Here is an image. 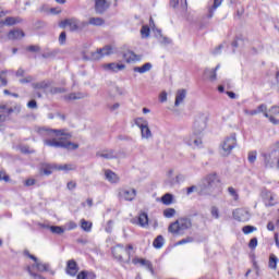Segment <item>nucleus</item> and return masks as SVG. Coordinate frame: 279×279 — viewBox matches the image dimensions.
I'll return each instance as SVG.
<instances>
[{
    "mask_svg": "<svg viewBox=\"0 0 279 279\" xmlns=\"http://www.w3.org/2000/svg\"><path fill=\"white\" fill-rule=\"evenodd\" d=\"M81 228H82V230H84V232H90V230L93 229V222L82 219Z\"/></svg>",
    "mask_w": 279,
    "mask_h": 279,
    "instance_id": "36",
    "label": "nucleus"
},
{
    "mask_svg": "<svg viewBox=\"0 0 279 279\" xmlns=\"http://www.w3.org/2000/svg\"><path fill=\"white\" fill-rule=\"evenodd\" d=\"M105 177L108 182H111V184H117V182H119V175L111 170H106Z\"/></svg>",
    "mask_w": 279,
    "mask_h": 279,
    "instance_id": "30",
    "label": "nucleus"
},
{
    "mask_svg": "<svg viewBox=\"0 0 279 279\" xmlns=\"http://www.w3.org/2000/svg\"><path fill=\"white\" fill-rule=\"evenodd\" d=\"M34 184H36L35 179H28L25 181V186H34Z\"/></svg>",
    "mask_w": 279,
    "mask_h": 279,
    "instance_id": "64",
    "label": "nucleus"
},
{
    "mask_svg": "<svg viewBox=\"0 0 279 279\" xmlns=\"http://www.w3.org/2000/svg\"><path fill=\"white\" fill-rule=\"evenodd\" d=\"M255 110H256V112H258V114H260V112H263L264 117L269 118V112H267V105H260Z\"/></svg>",
    "mask_w": 279,
    "mask_h": 279,
    "instance_id": "42",
    "label": "nucleus"
},
{
    "mask_svg": "<svg viewBox=\"0 0 279 279\" xmlns=\"http://www.w3.org/2000/svg\"><path fill=\"white\" fill-rule=\"evenodd\" d=\"M228 193L230 197H232L233 202H239V192L234 187H228Z\"/></svg>",
    "mask_w": 279,
    "mask_h": 279,
    "instance_id": "39",
    "label": "nucleus"
},
{
    "mask_svg": "<svg viewBox=\"0 0 279 279\" xmlns=\"http://www.w3.org/2000/svg\"><path fill=\"white\" fill-rule=\"evenodd\" d=\"M97 276L95 275V272H89V271H86V270H83L81 271L76 279H96Z\"/></svg>",
    "mask_w": 279,
    "mask_h": 279,
    "instance_id": "32",
    "label": "nucleus"
},
{
    "mask_svg": "<svg viewBox=\"0 0 279 279\" xmlns=\"http://www.w3.org/2000/svg\"><path fill=\"white\" fill-rule=\"evenodd\" d=\"M210 213L214 219H219V208L217 206L211 207Z\"/></svg>",
    "mask_w": 279,
    "mask_h": 279,
    "instance_id": "50",
    "label": "nucleus"
},
{
    "mask_svg": "<svg viewBox=\"0 0 279 279\" xmlns=\"http://www.w3.org/2000/svg\"><path fill=\"white\" fill-rule=\"evenodd\" d=\"M165 183L167 186H175V184H178V180L173 177V169L167 171Z\"/></svg>",
    "mask_w": 279,
    "mask_h": 279,
    "instance_id": "23",
    "label": "nucleus"
},
{
    "mask_svg": "<svg viewBox=\"0 0 279 279\" xmlns=\"http://www.w3.org/2000/svg\"><path fill=\"white\" fill-rule=\"evenodd\" d=\"M133 265H141V267H145L150 271L151 276H154V266L151 265V262L144 259V258H138L135 257L132 259Z\"/></svg>",
    "mask_w": 279,
    "mask_h": 279,
    "instance_id": "15",
    "label": "nucleus"
},
{
    "mask_svg": "<svg viewBox=\"0 0 279 279\" xmlns=\"http://www.w3.org/2000/svg\"><path fill=\"white\" fill-rule=\"evenodd\" d=\"M7 75H8V71H2L0 73V86H8Z\"/></svg>",
    "mask_w": 279,
    "mask_h": 279,
    "instance_id": "41",
    "label": "nucleus"
},
{
    "mask_svg": "<svg viewBox=\"0 0 279 279\" xmlns=\"http://www.w3.org/2000/svg\"><path fill=\"white\" fill-rule=\"evenodd\" d=\"M159 41L161 45H170L171 40L168 37L160 36Z\"/></svg>",
    "mask_w": 279,
    "mask_h": 279,
    "instance_id": "58",
    "label": "nucleus"
},
{
    "mask_svg": "<svg viewBox=\"0 0 279 279\" xmlns=\"http://www.w3.org/2000/svg\"><path fill=\"white\" fill-rule=\"evenodd\" d=\"M56 171H64L65 173H69V171H75L77 169V166L75 163H63L54 166Z\"/></svg>",
    "mask_w": 279,
    "mask_h": 279,
    "instance_id": "22",
    "label": "nucleus"
},
{
    "mask_svg": "<svg viewBox=\"0 0 279 279\" xmlns=\"http://www.w3.org/2000/svg\"><path fill=\"white\" fill-rule=\"evenodd\" d=\"M27 271H28V274H29V276H31L32 278H35V279H45V277H43L41 275H38V274L32 271V267H28V268H27Z\"/></svg>",
    "mask_w": 279,
    "mask_h": 279,
    "instance_id": "49",
    "label": "nucleus"
},
{
    "mask_svg": "<svg viewBox=\"0 0 279 279\" xmlns=\"http://www.w3.org/2000/svg\"><path fill=\"white\" fill-rule=\"evenodd\" d=\"M278 258L276 255L271 254L269 257V268L270 269H276L278 267Z\"/></svg>",
    "mask_w": 279,
    "mask_h": 279,
    "instance_id": "40",
    "label": "nucleus"
},
{
    "mask_svg": "<svg viewBox=\"0 0 279 279\" xmlns=\"http://www.w3.org/2000/svg\"><path fill=\"white\" fill-rule=\"evenodd\" d=\"M66 230H75V228H77V223H75L74 221H70L65 225Z\"/></svg>",
    "mask_w": 279,
    "mask_h": 279,
    "instance_id": "56",
    "label": "nucleus"
},
{
    "mask_svg": "<svg viewBox=\"0 0 279 279\" xmlns=\"http://www.w3.org/2000/svg\"><path fill=\"white\" fill-rule=\"evenodd\" d=\"M221 3H223V0H214V4L209 8V19H213L215 10H217V8H220Z\"/></svg>",
    "mask_w": 279,
    "mask_h": 279,
    "instance_id": "33",
    "label": "nucleus"
},
{
    "mask_svg": "<svg viewBox=\"0 0 279 279\" xmlns=\"http://www.w3.org/2000/svg\"><path fill=\"white\" fill-rule=\"evenodd\" d=\"M195 191H197V186L192 185L186 189V195H191V193H195Z\"/></svg>",
    "mask_w": 279,
    "mask_h": 279,
    "instance_id": "59",
    "label": "nucleus"
},
{
    "mask_svg": "<svg viewBox=\"0 0 279 279\" xmlns=\"http://www.w3.org/2000/svg\"><path fill=\"white\" fill-rule=\"evenodd\" d=\"M206 117L202 116L195 119L192 132H194L195 136H199L201 138H204V132H206Z\"/></svg>",
    "mask_w": 279,
    "mask_h": 279,
    "instance_id": "9",
    "label": "nucleus"
},
{
    "mask_svg": "<svg viewBox=\"0 0 279 279\" xmlns=\"http://www.w3.org/2000/svg\"><path fill=\"white\" fill-rule=\"evenodd\" d=\"M149 26L147 25H144L142 26L141 28V35H142V38H149Z\"/></svg>",
    "mask_w": 279,
    "mask_h": 279,
    "instance_id": "46",
    "label": "nucleus"
},
{
    "mask_svg": "<svg viewBox=\"0 0 279 279\" xmlns=\"http://www.w3.org/2000/svg\"><path fill=\"white\" fill-rule=\"evenodd\" d=\"M244 114H246V117H255V114H258V111H256V109L254 110H248V109H243Z\"/></svg>",
    "mask_w": 279,
    "mask_h": 279,
    "instance_id": "51",
    "label": "nucleus"
},
{
    "mask_svg": "<svg viewBox=\"0 0 279 279\" xmlns=\"http://www.w3.org/2000/svg\"><path fill=\"white\" fill-rule=\"evenodd\" d=\"M50 231L52 232V234H64V229L58 226H51Z\"/></svg>",
    "mask_w": 279,
    "mask_h": 279,
    "instance_id": "45",
    "label": "nucleus"
},
{
    "mask_svg": "<svg viewBox=\"0 0 279 279\" xmlns=\"http://www.w3.org/2000/svg\"><path fill=\"white\" fill-rule=\"evenodd\" d=\"M59 43L60 45H65L66 44V33L62 32L59 36Z\"/></svg>",
    "mask_w": 279,
    "mask_h": 279,
    "instance_id": "53",
    "label": "nucleus"
},
{
    "mask_svg": "<svg viewBox=\"0 0 279 279\" xmlns=\"http://www.w3.org/2000/svg\"><path fill=\"white\" fill-rule=\"evenodd\" d=\"M110 8V0H95V10L98 14H104Z\"/></svg>",
    "mask_w": 279,
    "mask_h": 279,
    "instance_id": "14",
    "label": "nucleus"
},
{
    "mask_svg": "<svg viewBox=\"0 0 279 279\" xmlns=\"http://www.w3.org/2000/svg\"><path fill=\"white\" fill-rule=\"evenodd\" d=\"M159 101H161V104H165V101H167V92H162L159 95Z\"/></svg>",
    "mask_w": 279,
    "mask_h": 279,
    "instance_id": "60",
    "label": "nucleus"
},
{
    "mask_svg": "<svg viewBox=\"0 0 279 279\" xmlns=\"http://www.w3.org/2000/svg\"><path fill=\"white\" fill-rule=\"evenodd\" d=\"M193 227V222L189 218H179L177 221L172 222L169 228L168 232L171 234H182L184 230H190Z\"/></svg>",
    "mask_w": 279,
    "mask_h": 279,
    "instance_id": "3",
    "label": "nucleus"
},
{
    "mask_svg": "<svg viewBox=\"0 0 279 279\" xmlns=\"http://www.w3.org/2000/svg\"><path fill=\"white\" fill-rule=\"evenodd\" d=\"M186 243H193V238L187 236L185 239H182L181 241L177 242L175 245H186Z\"/></svg>",
    "mask_w": 279,
    "mask_h": 279,
    "instance_id": "48",
    "label": "nucleus"
},
{
    "mask_svg": "<svg viewBox=\"0 0 279 279\" xmlns=\"http://www.w3.org/2000/svg\"><path fill=\"white\" fill-rule=\"evenodd\" d=\"M177 179V184H182V182H184V180H186V177L182 173H179L175 175Z\"/></svg>",
    "mask_w": 279,
    "mask_h": 279,
    "instance_id": "55",
    "label": "nucleus"
},
{
    "mask_svg": "<svg viewBox=\"0 0 279 279\" xmlns=\"http://www.w3.org/2000/svg\"><path fill=\"white\" fill-rule=\"evenodd\" d=\"M255 230H256V228L253 226H245V227H243L242 232L244 234H252V232H254Z\"/></svg>",
    "mask_w": 279,
    "mask_h": 279,
    "instance_id": "47",
    "label": "nucleus"
},
{
    "mask_svg": "<svg viewBox=\"0 0 279 279\" xmlns=\"http://www.w3.org/2000/svg\"><path fill=\"white\" fill-rule=\"evenodd\" d=\"M221 69V64H218L214 70L207 69L205 70V75H207L210 82H215L217 80V71Z\"/></svg>",
    "mask_w": 279,
    "mask_h": 279,
    "instance_id": "28",
    "label": "nucleus"
},
{
    "mask_svg": "<svg viewBox=\"0 0 279 279\" xmlns=\"http://www.w3.org/2000/svg\"><path fill=\"white\" fill-rule=\"evenodd\" d=\"M19 23H23V20L21 17H5V20H2L0 22L1 25H7V26H12V25H16Z\"/></svg>",
    "mask_w": 279,
    "mask_h": 279,
    "instance_id": "26",
    "label": "nucleus"
},
{
    "mask_svg": "<svg viewBox=\"0 0 279 279\" xmlns=\"http://www.w3.org/2000/svg\"><path fill=\"white\" fill-rule=\"evenodd\" d=\"M2 110H8L9 114H12V112H14L15 114H19V112H21V105H15L14 107H9L8 106H2L1 107Z\"/></svg>",
    "mask_w": 279,
    "mask_h": 279,
    "instance_id": "35",
    "label": "nucleus"
},
{
    "mask_svg": "<svg viewBox=\"0 0 279 279\" xmlns=\"http://www.w3.org/2000/svg\"><path fill=\"white\" fill-rule=\"evenodd\" d=\"M27 108H31V109H36V108H38V106H37V104H36V100H31V101H28Z\"/></svg>",
    "mask_w": 279,
    "mask_h": 279,
    "instance_id": "63",
    "label": "nucleus"
},
{
    "mask_svg": "<svg viewBox=\"0 0 279 279\" xmlns=\"http://www.w3.org/2000/svg\"><path fill=\"white\" fill-rule=\"evenodd\" d=\"M186 99V89H179L175 95L174 106H180Z\"/></svg>",
    "mask_w": 279,
    "mask_h": 279,
    "instance_id": "29",
    "label": "nucleus"
},
{
    "mask_svg": "<svg viewBox=\"0 0 279 279\" xmlns=\"http://www.w3.org/2000/svg\"><path fill=\"white\" fill-rule=\"evenodd\" d=\"M151 69H154V65L150 62H147L141 66H134L133 71L134 73H140V75H143L145 73H149Z\"/></svg>",
    "mask_w": 279,
    "mask_h": 279,
    "instance_id": "20",
    "label": "nucleus"
},
{
    "mask_svg": "<svg viewBox=\"0 0 279 279\" xmlns=\"http://www.w3.org/2000/svg\"><path fill=\"white\" fill-rule=\"evenodd\" d=\"M135 125L141 130V137L145 141H149L154 136L151 129H149V122L145 118H136Z\"/></svg>",
    "mask_w": 279,
    "mask_h": 279,
    "instance_id": "8",
    "label": "nucleus"
},
{
    "mask_svg": "<svg viewBox=\"0 0 279 279\" xmlns=\"http://www.w3.org/2000/svg\"><path fill=\"white\" fill-rule=\"evenodd\" d=\"M201 195H221V179L216 172L207 174L199 184Z\"/></svg>",
    "mask_w": 279,
    "mask_h": 279,
    "instance_id": "1",
    "label": "nucleus"
},
{
    "mask_svg": "<svg viewBox=\"0 0 279 279\" xmlns=\"http://www.w3.org/2000/svg\"><path fill=\"white\" fill-rule=\"evenodd\" d=\"M132 250H134V246L131 244L125 247L123 245H117L112 248V254L117 260H123V256H126V260L130 262Z\"/></svg>",
    "mask_w": 279,
    "mask_h": 279,
    "instance_id": "7",
    "label": "nucleus"
},
{
    "mask_svg": "<svg viewBox=\"0 0 279 279\" xmlns=\"http://www.w3.org/2000/svg\"><path fill=\"white\" fill-rule=\"evenodd\" d=\"M154 247H156V250H160V247H162V245H165V238H162V235H158L154 242H153Z\"/></svg>",
    "mask_w": 279,
    "mask_h": 279,
    "instance_id": "37",
    "label": "nucleus"
},
{
    "mask_svg": "<svg viewBox=\"0 0 279 279\" xmlns=\"http://www.w3.org/2000/svg\"><path fill=\"white\" fill-rule=\"evenodd\" d=\"M256 156H257L256 151L248 153V162L251 163L256 162Z\"/></svg>",
    "mask_w": 279,
    "mask_h": 279,
    "instance_id": "52",
    "label": "nucleus"
},
{
    "mask_svg": "<svg viewBox=\"0 0 279 279\" xmlns=\"http://www.w3.org/2000/svg\"><path fill=\"white\" fill-rule=\"evenodd\" d=\"M132 223L141 226V228H147V226H149V217H147V214L143 213L137 219H132Z\"/></svg>",
    "mask_w": 279,
    "mask_h": 279,
    "instance_id": "17",
    "label": "nucleus"
},
{
    "mask_svg": "<svg viewBox=\"0 0 279 279\" xmlns=\"http://www.w3.org/2000/svg\"><path fill=\"white\" fill-rule=\"evenodd\" d=\"M114 53V47L112 46H105L104 48L98 49L95 52H92L90 59L92 60H101V58L106 56H112Z\"/></svg>",
    "mask_w": 279,
    "mask_h": 279,
    "instance_id": "11",
    "label": "nucleus"
},
{
    "mask_svg": "<svg viewBox=\"0 0 279 279\" xmlns=\"http://www.w3.org/2000/svg\"><path fill=\"white\" fill-rule=\"evenodd\" d=\"M163 217H166L167 219H171V217H175V209H173V208L165 209Z\"/></svg>",
    "mask_w": 279,
    "mask_h": 279,
    "instance_id": "43",
    "label": "nucleus"
},
{
    "mask_svg": "<svg viewBox=\"0 0 279 279\" xmlns=\"http://www.w3.org/2000/svg\"><path fill=\"white\" fill-rule=\"evenodd\" d=\"M268 114H279V106H272L270 109H269V113Z\"/></svg>",
    "mask_w": 279,
    "mask_h": 279,
    "instance_id": "57",
    "label": "nucleus"
},
{
    "mask_svg": "<svg viewBox=\"0 0 279 279\" xmlns=\"http://www.w3.org/2000/svg\"><path fill=\"white\" fill-rule=\"evenodd\" d=\"M0 180H3L4 182H10V177L5 174V172H0Z\"/></svg>",
    "mask_w": 279,
    "mask_h": 279,
    "instance_id": "61",
    "label": "nucleus"
},
{
    "mask_svg": "<svg viewBox=\"0 0 279 279\" xmlns=\"http://www.w3.org/2000/svg\"><path fill=\"white\" fill-rule=\"evenodd\" d=\"M101 69H104L107 73H119V71L125 70V64L117 62L104 63Z\"/></svg>",
    "mask_w": 279,
    "mask_h": 279,
    "instance_id": "13",
    "label": "nucleus"
},
{
    "mask_svg": "<svg viewBox=\"0 0 279 279\" xmlns=\"http://www.w3.org/2000/svg\"><path fill=\"white\" fill-rule=\"evenodd\" d=\"M88 24L86 22H82L75 17L66 19L60 22L59 27L62 29H65V27H69L70 32H80L84 29Z\"/></svg>",
    "mask_w": 279,
    "mask_h": 279,
    "instance_id": "4",
    "label": "nucleus"
},
{
    "mask_svg": "<svg viewBox=\"0 0 279 279\" xmlns=\"http://www.w3.org/2000/svg\"><path fill=\"white\" fill-rule=\"evenodd\" d=\"M97 157L104 158L105 160H112L113 158H117V154H114L112 150H105L97 153Z\"/></svg>",
    "mask_w": 279,
    "mask_h": 279,
    "instance_id": "31",
    "label": "nucleus"
},
{
    "mask_svg": "<svg viewBox=\"0 0 279 279\" xmlns=\"http://www.w3.org/2000/svg\"><path fill=\"white\" fill-rule=\"evenodd\" d=\"M77 263H75V260L71 259L68 262V266H66V275L68 276H77Z\"/></svg>",
    "mask_w": 279,
    "mask_h": 279,
    "instance_id": "24",
    "label": "nucleus"
},
{
    "mask_svg": "<svg viewBox=\"0 0 279 279\" xmlns=\"http://www.w3.org/2000/svg\"><path fill=\"white\" fill-rule=\"evenodd\" d=\"M123 58L128 64H132L134 62H141V56L134 53L133 51H126L123 54Z\"/></svg>",
    "mask_w": 279,
    "mask_h": 279,
    "instance_id": "18",
    "label": "nucleus"
},
{
    "mask_svg": "<svg viewBox=\"0 0 279 279\" xmlns=\"http://www.w3.org/2000/svg\"><path fill=\"white\" fill-rule=\"evenodd\" d=\"M28 257L35 262L33 267H35V269H37V271H49V264H43V263L38 262V258H36V256H34V255H28Z\"/></svg>",
    "mask_w": 279,
    "mask_h": 279,
    "instance_id": "19",
    "label": "nucleus"
},
{
    "mask_svg": "<svg viewBox=\"0 0 279 279\" xmlns=\"http://www.w3.org/2000/svg\"><path fill=\"white\" fill-rule=\"evenodd\" d=\"M120 196L122 197V199H125V202H133V199L136 198V190L124 189L120 192Z\"/></svg>",
    "mask_w": 279,
    "mask_h": 279,
    "instance_id": "16",
    "label": "nucleus"
},
{
    "mask_svg": "<svg viewBox=\"0 0 279 279\" xmlns=\"http://www.w3.org/2000/svg\"><path fill=\"white\" fill-rule=\"evenodd\" d=\"M183 143L189 147H192V149H196V147H202L203 137H199V135H195L192 131L187 135L183 136Z\"/></svg>",
    "mask_w": 279,
    "mask_h": 279,
    "instance_id": "10",
    "label": "nucleus"
},
{
    "mask_svg": "<svg viewBox=\"0 0 279 279\" xmlns=\"http://www.w3.org/2000/svg\"><path fill=\"white\" fill-rule=\"evenodd\" d=\"M21 38H25V33L21 29H13L8 34L9 40H21Z\"/></svg>",
    "mask_w": 279,
    "mask_h": 279,
    "instance_id": "21",
    "label": "nucleus"
},
{
    "mask_svg": "<svg viewBox=\"0 0 279 279\" xmlns=\"http://www.w3.org/2000/svg\"><path fill=\"white\" fill-rule=\"evenodd\" d=\"M56 167H57V163H52V165H49V163H45L41 166V173H44V175H51V173H53V171H56Z\"/></svg>",
    "mask_w": 279,
    "mask_h": 279,
    "instance_id": "27",
    "label": "nucleus"
},
{
    "mask_svg": "<svg viewBox=\"0 0 279 279\" xmlns=\"http://www.w3.org/2000/svg\"><path fill=\"white\" fill-rule=\"evenodd\" d=\"M220 147L222 156H230V154H232V149L236 147V133H232L229 136H227L222 141Z\"/></svg>",
    "mask_w": 279,
    "mask_h": 279,
    "instance_id": "6",
    "label": "nucleus"
},
{
    "mask_svg": "<svg viewBox=\"0 0 279 279\" xmlns=\"http://www.w3.org/2000/svg\"><path fill=\"white\" fill-rule=\"evenodd\" d=\"M268 119H269L270 123H272L274 125H279V120L275 119L274 116L269 114Z\"/></svg>",
    "mask_w": 279,
    "mask_h": 279,
    "instance_id": "62",
    "label": "nucleus"
},
{
    "mask_svg": "<svg viewBox=\"0 0 279 279\" xmlns=\"http://www.w3.org/2000/svg\"><path fill=\"white\" fill-rule=\"evenodd\" d=\"M161 202L165 204V206H171V204H173V195L169 193L165 194L161 197Z\"/></svg>",
    "mask_w": 279,
    "mask_h": 279,
    "instance_id": "34",
    "label": "nucleus"
},
{
    "mask_svg": "<svg viewBox=\"0 0 279 279\" xmlns=\"http://www.w3.org/2000/svg\"><path fill=\"white\" fill-rule=\"evenodd\" d=\"M263 198L265 201L266 206H275L276 203L274 202L276 199V195H274V193L266 191L263 193Z\"/></svg>",
    "mask_w": 279,
    "mask_h": 279,
    "instance_id": "25",
    "label": "nucleus"
},
{
    "mask_svg": "<svg viewBox=\"0 0 279 279\" xmlns=\"http://www.w3.org/2000/svg\"><path fill=\"white\" fill-rule=\"evenodd\" d=\"M258 245V239L253 238L250 243H248V247H251V250L256 248V246Z\"/></svg>",
    "mask_w": 279,
    "mask_h": 279,
    "instance_id": "54",
    "label": "nucleus"
},
{
    "mask_svg": "<svg viewBox=\"0 0 279 279\" xmlns=\"http://www.w3.org/2000/svg\"><path fill=\"white\" fill-rule=\"evenodd\" d=\"M56 136H59L58 138L52 140H45L44 145H47L48 147H57L62 149H77L80 147L78 144L69 142V138H71V134L65 133L62 130H53L52 131Z\"/></svg>",
    "mask_w": 279,
    "mask_h": 279,
    "instance_id": "2",
    "label": "nucleus"
},
{
    "mask_svg": "<svg viewBox=\"0 0 279 279\" xmlns=\"http://www.w3.org/2000/svg\"><path fill=\"white\" fill-rule=\"evenodd\" d=\"M65 99H68V101H75L77 99H84V94L73 93V94L65 96Z\"/></svg>",
    "mask_w": 279,
    "mask_h": 279,
    "instance_id": "38",
    "label": "nucleus"
},
{
    "mask_svg": "<svg viewBox=\"0 0 279 279\" xmlns=\"http://www.w3.org/2000/svg\"><path fill=\"white\" fill-rule=\"evenodd\" d=\"M89 25H96V26H101L104 24V20L100 17H92L89 19Z\"/></svg>",
    "mask_w": 279,
    "mask_h": 279,
    "instance_id": "44",
    "label": "nucleus"
},
{
    "mask_svg": "<svg viewBox=\"0 0 279 279\" xmlns=\"http://www.w3.org/2000/svg\"><path fill=\"white\" fill-rule=\"evenodd\" d=\"M264 167L266 169H274L275 167H278L279 165V151L275 150L274 148L267 153H264L262 155Z\"/></svg>",
    "mask_w": 279,
    "mask_h": 279,
    "instance_id": "5",
    "label": "nucleus"
},
{
    "mask_svg": "<svg viewBox=\"0 0 279 279\" xmlns=\"http://www.w3.org/2000/svg\"><path fill=\"white\" fill-rule=\"evenodd\" d=\"M250 210L246 208H238L235 210H233V219H235V221H250Z\"/></svg>",
    "mask_w": 279,
    "mask_h": 279,
    "instance_id": "12",
    "label": "nucleus"
}]
</instances>
